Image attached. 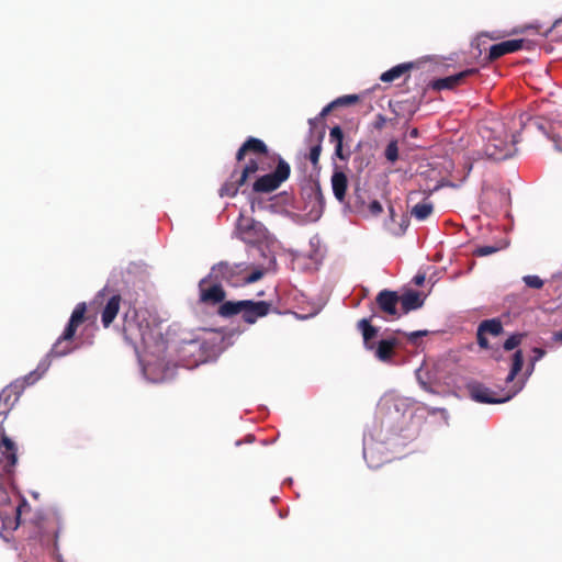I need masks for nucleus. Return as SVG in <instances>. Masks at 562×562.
<instances>
[{"label":"nucleus","mask_w":562,"mask_h":562,"mask_svg":"<svg viewBox=\"0 0 562 562\" xmlns=\"http://www.w3.org/2000/svg\"><path fill=\"white\" fill-rule=\"evenodd\" d=\"M477 344L481 348H487L488 347V340L487 338L485 337V334L483 331H481L479 328H477Z\"/></svg>","instance_id":"37998d69"},{"label":"nucleus","mask_w":562,"mask_h":562,"mask_svg":"<svg viewBox=\"0 0 562 562\" xmlns=\"http://www.w3.org/2000/svg\"><path fill=\"white\" fill-rule=\"evenodd\" d=\"M241 186L243 184L238 183V179H236L235 181L229 180L225 184H223V187L221 188L220 195L221 196H234L237 194V192Z\"/></svg>","instance_id":"cd10ccee"},{"label":"nucleus","mask_w":562,"mask_h":562,"mask_svg":"<svg viewBox=\"0 0 562 562\" xmlns=\"http://www.w3.org/2000/svg\"><path fill=\"white\" fill-rule=\"evenodd\" d=\"M396 346L395 339H382L376 345L374 344V356L383 362L390 361L393 356V350Z\"/></svg>","instance_id":"6ab92c4d"},{"label":"nucleus","mask_w":562,"mask_h":562,"mask_svg":"<svg viewBox=\"0 0 562 562\" xmlns=\"http://www.w3.org/2000/svg\"><path fill=\"white\" fill-rule=\"evenodd\" d=\"M248 266L245 262L228 263L226 261L218 262L211 268L209 278H214L215 281L226 282L232 286L241 284L244 272Z\"/></svg>","instance_id":"1a4fd4ad"},{"label":"nucleus","mask_w":562,"mask_h":562,"mask_svg":"<svg viewBox=\"0 0 562 562\" xmlns=\"http://www.w3.org/2000/svg\"><path fill=\"white\" fill-rule=\"evenodd\" d=\"M420 369L417 370L416 372V375H417V380H418V383L419 385L427 392H430L432 393V389L428 385V383L426 381H424V379L422 378V373H420Z\"/></svg>","instance_id":"a18cd8bd"},{"label":"nucleus","mask_w":562,"mask_h":562,"mask_svg":"<svg viewBox=\"0 0 562 562\" xmlns=\"http://www.w3.org/2000/svg\"><path fill=\"white\" fill-rule=\"evenodd\" d=\"M0 536L8 541L5 532L15 530L20 522L21 507L26 505L23 499L21 504L11 505V497L5 487L10 482L11 474L16 464V448L14 442L7 436L0 442Z\"/></svg>","instance_id":"f03ea898"},{"label":"nucleus","mask_w":562,"mask_h":562,"mask_svg":"<svg viewBox=\"0 0 562 562\" xmlns=\"http://www.w3.org/2000/svg\"><path fill=\"white\" fill-rule=\"evenodd\" d=\"M358 328L362 333L364 347L368 350H373L375 344L373 339L378 334V329L370 324V321L368 318H362L361 321H359Z\"/></svg>","instance_id":"4be33fe9"},{"label":"nucleus","mask_w":562,"mask_h":562,"mask_svg":"<svg viewBox=\"0 0 562 562\" xmlns=\"http://www.w3.org/2000/svg\"><path fill=\"white\" fill-rule=\"evenodd\" d=\"M200 301L206 304L222 303L225 299V291L222 283L209 278V274L199 282Z\"/></svg>","instance_id":"f8f14e48"},{"label":"nucleus","mask_w":562,"mask_h":562,"mask_svg":"<svg viewBox=\"0 0 562 562\" xmlns=\"http://www.w3.org/2000/svg\"><path fill=\"white\" fill-rule=\"evenodd\" d=\"M18 397L19 394L11 386L3 389L0 393V434L2 437L5 436L2 425Z\"/></svg>","instance_id":"2eb2a0df"},{"label":"nucleus","mask_w":562,"mask_h":562,"mask_svg":"<svg viewBox=\"0 0 562 562\" xmlns=\"http://www.w3.org/2000/svg\"><path fill=\"white\" fill-rule=\"evenodd\" d=\"M412 68H413L412 63L398 64V65L392 67L391 69L384 71L380 76V80L382 82H392V81L401 78L404 74L408 72Z\"/></svg>","instance_id":"5701e85b"},{"label":"nucleus","mask_w":562,"mask_h":562,"mask_svg":"<svg viewBox=\"0 0 562 562\" xmlns=\"http://www.w3.org/2000/svg\"><path fill=\"white\" fill-rule=\"evenodd\" d=\"M382 405L386 406L390 411L394 409V412L398 416H404L409 409L414 408L416 405L418 406L416 409L423 407L428 412V414L440 413L445 419L448 418V413L445 408H434L429 407L423 403L417 402L413 397L402 396L397 394H387L382 398Z\"/></svg>","instance_id":"6e6552de"},{"label":"nucleus","mask_w":562,"mask_h":562,"mask_svg":"<svg viewBox=\"0 0 562 562\" xmlns=\"http://www.w3.org/2000/svg\"><path fill=\"white\" fill-rule=\"evenodd\" d=\"M335 155L342 160L348 159L349 157V154L344 155L342 144H335Z\"/></svg>","instance_id":"de8ad7c7"},{"label":"nucleus","mask_w":562,"mask_h":562,"mask_svg":"<svg viewBox=\"0 0 562 562\" xmlns=\"http://www.w3.org/2000/svg\"><path fill=\"white\" fill-rule=\"evenodd\" d=\"M528 32L539 34L541 33V25L538 23H530L522 26H516L512 30V32L508 35H520Z\"/></svg>","instance_id":"c85d7f7f"},{"label":"nucleus","mask_w":562,"mask_h":562,"mask_svg":"<svg viewBox=\"0 0 562 562\" xmlns=\"http://www.w3.org/2000/svg\"><path fill=\"white\" fill-rule=\"evenodd\" d=\"M258 170V165L255 160H249V162L244 168L241 175L238 177V183L244 184L246 179L254 175Z\"/></svg>","instance_id":"7c9ffc66"},{"label":"nucleus","mask_w":562,"mask_h":562,"mask_svg":"<svg viewBox=\"0 0 562 562\" xmlns=\"http://www.w3.org/2000/svg\"><path fill=\"white\" fill-rule=\"evenodd\" d=\"M386 124V117L383 114H378L373 123L375 130H382Z\"/></svg>","instance_id":"79ce46f5"},{"label":"nucleus","mask_w":562,"mask_h":562,"mask_svg":"<svg viewBox=\"0 0 562 562\" xmlns=\"http://www.w3.org/2000/svg\"><path fill=\"white\" fill-rule=\"evenodd\" d=\"M400 302L402 304L404 313H408L411 311L422 307L424 304V299L422 294L417 291H407L406 293L400 296Z\"/></svg>","instance_id":"a211bd4d"},{"label":"nucleus","mask_w":562,"mask_h":562,"mask_svg":"<svg viewBox=\"0 0 562 562\" xmlns=\"http://www.w3.org/2000/svg\"><path fill=\"white\" fill-rule=\"evenodd\" d=\"M384 155L390 162H395L398 159L397 140H391L387 144Z\"/></svg>","instance_id":"c756f323"},{"label":"nucleus","mask_w":562,"mask_h":562,"mask_svg":"<svg viewBox=\"0 0 562 562\" xmlns=\"http://www.w3.org/2000/svg\"><path fill=\"white\" fill-rule=\"evenodd\" d=\"M395 221V210L392 205L389 206V220L385 222L386 226H390V223Z\"/></svg>","instance_id":"09e8293b"},{"label":"nucleus","mask_w":562,"mask_h":562,"mask_svg":"<svg viewBox=\"0 0 562 562\" xmlns=\"http://www.w3.org/2000/svg\"><path fill=\"white\" fill-rule=\"evenodd\" d=\"M120 295H113L106 303L105 307L102 311L101 321L104 327H109L110 324L116 317L120 310Z\"/></svg>","instance_id":"aec40b11"},{"label":"nucleus","mask_w":562,"mask_h":562,"mask_svg":"<svg viewBox=\"0 0 562 562\" xmlns=\"http://www.w3.org/2000/svg\"><path fill=\"white\" fill-rule=\"evenodd\" d=\"M535 126L541 131L544 135L550 138L553 144L554 148L559 151H562V123L561 122H552L549 125V128L546 127V125L540 122L536 121Z\"/></svg>","instance_id":"dca6fc26"},{"label":"nucleus","mask_w":562,"mask_h":562,"mask_svg":"<svg viewBox=\"0 0 562 562\" xmlns=\"http://www.w3.org/2000/svg\"><path fill=\"white\" fill-rule=\"evenodd\" d=\"M321 150H322V147H321L319 143L314 145L311 148V150H310V160H311L313 166L317 165L319 156H321Z\"/></svg>","instance_id":"58836bf2"},{"label":"nucleus","mask_w":562,"mask_h":562,"mask_svg":"<svg viewBox=\"0 0 562 562\" xmlns=\"http://www.w3.org/2000/svg\"><path fill=\"white\" fill-rule=\"evenodd\" d=\"M536 42L529 37H518L509 41L492 45L488 55L485 57L486 63L493 61L506 54H510L520 49L531 50L536 47Z\"/></svg>","instance_id":"9b49d317"},{"label":"nucleus","mask_w":562,"mask_h":562,"mask_svg":"<svg viewBox=\"0 0 562 562\" xmlns=\"http://www.w3.org/2000/svg\"><path fill=\"white\" fill-rule=\"evenodd\" d=\"M524 363L522 352L521 350H516L513 355L512 367L509 373L507 374L505 382L507 384L513 383L516 375L520 372Z\"/></svg>","instance_id":"a878e982"},{"label":"nucleus","mask_w":562,"mask_h":562,"mask_svg":"<svg viewBox=\"0 0 562 562\" xmlns=\"http://www.w3.org/2000/svg\"><path fill=\"white\" fill-rule=\"evenodd\" d=\"M379 447H375L373 443H370L364 439L363 442V458L366 459L368 465L372 469H376L383 462L381 456H376Z\"/></svg>","instance_id":"b1692460"},{"label":"nucleus","mask_w":562,"mask_h":562,"mask_svg":"<svg viewBox=\"0 0 562 562\" xmlns=\"http://www.w3.org/2000/svg\"><path fill=\"white\" fill-rule=\"evenodd\" d=\"M409 225V218L407 215H403L397 227L389 226L390 232L395 236H402L405 234Z\"/></svg>","instance_id":"473e14b6"},{"label":"nucleus","mask_w":562,"mask_h":562,"mask_svg":"<svg viewBox=\"0 0 562 562\" xmlns=\"http://www.w3.org/2000/svg\"><path fill=\"white\" fill-rule=\"evenodd\" d=\"M321 213H322V205H321V203H319V204H318V209H317V210L315 211V213H314V218H315V220H316V218H318V217H319V215H321Z\"/></svg>","instance_id":"5fc2aeb1"},{"label":"nucleus","mask_w":562,"mask_h":562,"mask_svg":"<svg viewBox=\"0 0 562 562\" xmlns=\"http://www.w3.org/2000/svg\"><path fill=\"white\" fill-rule=\"evenodd\" d=\"M533 357L531 358L532 367L544 356V350L541 348H533Z\"/></svg>","instance_id":"c03bdc74"},{"label":"nucleus","mask_w":562,"mask_h":562,"mask_svg":"<svg viewBox=\"0 0 562 562\" xmlns=\"http://www.w3.org/2000/svg\"><path fill=\"white\" fill-rule=\"evenodd\" d=\"M135 327L138 330L143 353L137 349V356L142 366L144 376L154 383H160L172 379L173 369L165 367L161 356L166 351L167 345L162 333L158 326L151 327L147 322L139 321L137 324H127L125 331L128 333Z\"/></svg>","instance_id":"f257e3e1"},{"label":"nucleus","mask_w":562,"mask_h":562,"mask_svg":"<svg viewBox=\"0 0 562 562\" xmlns=\"http://www.w3.org/2000/svg\"><path fill=\"white\" fill-rule=\"evenodd\" d=\"M331 189L335 198L341 203L345 201L348 179L345 172L335 171L331 176Z\"/></svg>","instance_id":"f3484780"},{"label":"nucleus","mask_w":562,"mask_h":562,"mask_svg":"<svg viewBox=\"0 0 562 562\" xmlns=\"http://www.w3.org/2000/svg\"><path fill=\"white\" fill-rule=\"evenodd\" d=\"M428 334L427 330H416L406 334L408 341L416 342L419 337H424Z\"/></svg>","instance_id":"a19ab883"},{"label":"nucleus","mask_w":562,"mask_h":562,"mask_svg":"<svg viewBox=\"0 0 562 562\" xmlns=\"http://www.w3.org/2000/svg\"><path fill=\"white\" fill-rule=\"evenodd\" d=\"M86 313V303H79L76 305L75 310L71 313L70 319L63 333V335L57 339V341L52 347L48 355L42 359L36 368L35 371L31 372L25 380L29 384L34 383L36 380L41 378L42 374H44L49 366H50V357H61L66 356L71 351V348L69 347V344L67 342L64 346V341L70 340L78 328V326L82 323L83 317Z\"/></svg>","instance_id":"7ed1b4c3"},{"label":"nucleus","mask_w":562,"mask_h":562,"mask_svg":"<svg viewBox=\"0 0 562 562\" xmlns=\"http://www.w3.org/2000/svg\"><path fill=\"white\" fill-rule=\"evenodd\" d=\"M479 35L485 36V35H490V34H488V33H486V32H482V33H480Z\"/></svg>","instance_id":"bf43d9fd"},{"label":"nucleus","mask_w":562,"mask_h":562,"mask_svg":"<svg viewBox=\"0 0 562 562\" xmlns=\"http://www.w3.org/2000/svg\"><path fill=\"white\" fill-rule=\"evenodd\" d=\"M263 277V271L261 269H256L248 276L243 274L241 284H250Z\"/></svg>","instance_id":"c9c22d12"},{"label":"nucleus","mask_w":562,"mask_h":562,"mask_svg":"<svg viewBox=\"0 0 562 562\" xmlns=\"http://www.w3.org/2000/svg\"><path fill=\"white\" fill-rule=\"evenodd\" d=\"M477 72L476 68H467L458 74L445 77V78H438L430 82V87L434 90L441 91V90H451L456 88L457 86L461 85L464 78L472 76Z\"/></svg>","instance_id":"ddd939ff"},{"label":"nucleus","mask_w":562,"mask_h":562,"mask_svg":"<svg viewBox=\"0 0 562 562\" xmlns=\"http://www.w3.org/2000/svg\"><path fill=\"white\" fill-rule=\"evenodd\" d=\"M310 244L312 247H314L319 244V239L317 237H313L311 238Z\"/></svg>","instance_id":"6e6d98bb"},{"label":"nucleus","mask_w":562,"mask_h":562,"mask_svg":"<svg viewBox=\"0 0 562 562\" xmlns=\"http://www.w3.org/2000/svg\"><path fill=\"white\" fill-rule=\"evenodd\" d=\"M236 236L246 244H260L268 239V231L265 225L251 217L240 214L236 223Z\"/></svg>","instance_id":"423d86ee"},{"label":"nucleus","mask_w":562,"mask_h":562,"mask_svg":"<svg viewBox=\"0 0 562 562\" xmlns=\"http://www.w3.org/2000/svg\"><path fill=\"white\" fill-rule=\"evenodd\" d=\"M359 97L357 94H347L339 97L335 100L337 106L350 105L358 102Z\"/></svg>","instance_id":"f704fd0d"},{"label":"nucleus","mask_w":562,"mask_h":562,"mask_svg":"<svg viewBox=\"0 0 562 562\" xmlns=\"http://www.w3.org/2000/svg\"><path fill=\"white\" fill-rule=\"evenodd\" d=\"M290 176V166L280 159L276 170L272 173L265 175L257 179L254 183L255 192H271L280 187Z\"/></svg>","instance_id":"9d476101"},{"label":"nucleus","mask_w":562,"mask_h":562,"mask_svg":"<svg viewBox=\"0 0 562 562\" xmlns=\"http://www.w3.org/2000/svg\"><path fill=\"white\" fill-rule=\"evenodd\" d=\"M270 304L266 301H225L218 308L222 317H232L240 314L248 324H255L259 318L265 317L270 311Z\"/></svg>","instance_id":"20e7f679"},{"label":"nucleus","mask_w":562,"mask_h":562,"mask_svg":"<svg viewBox=\"0 0 562 562\" xmlns=\"http://www.w3.org/2000/svg\"><path fill=\"white\" fill-rule=\"evenodd\" d=\"M316 120H317V119H310V120H308L310 125L312 126V125L315 123V121H316Z\"/></svg>","instance_id":"13d9d810"},{"label":"nucleus","mask_w":562,"mask_h":562,"mask_svg":"<svg viewBox=\"0 0 562 562\" xmlns=\"http://www.w3.org/2000/svg\"><path fill=\"white\" fill-rule=\"evenodd\" d=\"M425 282V276L424 274H417L414 277V283L416 285H422Z\"/></svg>","instance_id":"603ef678"},{"label":"nucleus","mask_w":562,"mask_h":562,"mask_svg":"<svg viewBox=\"0 0 562 562\" xmlns=\"http://www.w3.org/2000/svg\"><path fill=\"white\" fill-rule=\"evenodd\" d=\"M525 386V382L513 383L504 396H498L495 391L484 386L483 384L475 383L470 385V396L473 401L486 404H499L512 400Z\"/></svg>","instance_id":"0eeeda50"},{"label":"nucleus","mask_w":562,"mask_h":562,"mask_svg":"<svg viewBox=\"0 0 562 562\" xmlns=\"http://www.w3.org/2000/svg\"><path fill=\"white\" fill-rule=\"evenodd\" d=\"M522 338H524V334H519V333L513 334L505 340V342L503 345L504 349L508 350V351L514 350L515 348H517L520 345Z\"/></svg>","instance_id":"2f4dec72"},{"label":"nucleus","mask_w":562,"mask_h":562,"mask_svg":"<svg viewBox=\"0 0 562 562\" xmlns=\"http://www.w3.org/2000/svg\"><path fill=\"white\" fill-rule=\"evenodd\" d=\"M48 541H49V539H48V538H45V537H42V538H41V542H42L43 544H47V543H48Z\"/></svg>","instance_id":"4d7b16f0"},{"label":"nucleus","mask_w":562,"mask_h":562,"mask_svg":"<svg viewBox=\"0 0 562 562\" xmlns=\"http://www.w3.org/2000/svg\"><path fill=\"white\" fill-rule=\"evenodd\" d=\"M53 555L58 562H64L61 555L58 553L57 541H54Z\"/></svg>","instance_id":"8fccbe9b"},{"label":"nucleus","mask_w":562,"mask_h":562,"mask_svg":"<svg viewBox=\"0 0 562 562\" xmlns=\"http://www.w3.org/2000/svg\"><path fill=\"white\" fill-rule=\"evenodd\" d=\"M336 103H335V100L331 101L330 103H328L326 106L323 108V110L321 111L319 113V119H323L325 117L326 115H328L330 113V111L336 108Z\"/></svg>","instance_id":"49530a36"},{"label":"nucleus","mask_w":562,"mask_h":562,"mask_svg":"<svg viewBox=\"0 0 562 562\" xmlns=\"http://www.w3.org/2000/svg\"><path fill=\"white\" fill-rule=\"evenodd\" d=\"M329 139L334 144H342L344 133L340 126H334L329 132Z\"/></svg>","instance_id":"e433bc0d"},{"label":"nucleus","mask_w":562,"mask_h":562,"mask_svg":"<svg viewBox=\"0 0 562 562\" xmlns=\"http://www.w3.org/2000/svg\"><path fill=\"white\" fill-rule=\"evenodd\" d=\"M497 251L496 247L493 246H480L474 250V255L477 257L490 256Z\"/></svg>","instance_id":"4c0bfd02"},{"label":"nucleus","mask_w":562,"mask_h":562,"mask_svg":"<svg viewBox=\"0 0 562 562\" xmlns=\"http://www.w3.org/2000/svg\"><path fill=\"white\" fill-rule=\"evenodd\" d=\"M434 211V205L430 201L424 200L420 203L414 205L411 210L412 216H414L417 221H425L427 217L431 215Z\"/></svg>","instance_id":"393cba45"},{"label":"nucleus","mask_w":562,"mask_h":562,"mask_svg":"<svg viewBox=\"0 0 562 562\" xmlns=\"http://www.w3.org/2000/svg\"><path fill=\"white\" fill-rule=\"evenodd\" d=\"M247 151L255 154H266L267 146L262 140L255 137H249L238 149L236 155L237 160H241Z\"/></svg>","instance_id":"412c9836"},{"label":"nucleus","mask_w":562,"mask_h":562,"mask_svg":"<svg viewBox=\"0 0 562 562\" xmlns=\"http://www.w3.org/2000/svg\"><path fill=\"white\" fill-rule=\"evenodd\" d=\"M400 302V296L395 291L382 290L376 296V304L379 308L385 314L398 317L396 305Z\"/></svg>","instance_id":"4468645a"},{"label":"nucleus","mask_w":562,"mask_h":562,"mask_svg":"<svg viewBox=\"0 0 562 562\" xmlns=\"http://www.w3.org/2000/svg\"><path fill=\"white\" fill-rule=\"evenodd\" d=\"M522 281L528 288L541 289L544 284L543 280L536 274H528L522 278Z\"/></svg>","instance_id":"72a5a7b5"},{"label":"nucleus","mask_w":562,"mask_h":562,"mask_svg":"<svg viewBox=\"0 0 562 562\" xmlns=\"http://www.w3.org/2000/svg\"><path fill=\"white\" fill-rule=\"evenodd\" d=\"M509 135L507 131L501 130L497 134L493 135L488 138V142L485 146L486 155L494 160H504L512 157L516 151V136L513 134Z\"/></svg>","instance_id":"39448f33"},{"label":"nucleus","mask_w":562,"mask_h":562,"mask_svg":"<svg viewBox=\"0 0 562 562\" xmlns=\"http://www.w3.org/2000/svg\"><path fill=\"white\" fill-rule=\"evenodd\" d=\"M369 211L373 216H379L383 212V206L379 201L373 200L369 204Z\"/></svg>","instance_id":"ea45409f"},{"label":"nucleus","mask_w":562,"mask_h":562,"mask_svg":"<svg viewBox=\"0 0 562 562\" xmlns=\"http://www.w3.org/2000/svg\"><path fill=\"white\" fill-rule=\"evenodd\" d=\"M533 369H535V367H532V362L530 361V366H529V368L526 371V378L521 379V380H518L517 382H525L526 383L528 376L531 375V373L533 372Z\"/></svg>","instance_id":"864d4df0"},{"label":"nucleus","mask_w":562,"mask_h":562,"mask_svg":"<svg viewBox=\"0 0 562 562\" xmlns=\"http://www.w3.org/2000/svg\"><path fill=\"white\" fill-rule=\"evenodd\" d=\"M561 25H562V16L560 19L555 20L554 23L552 24V27H550L549 30L543 32L542 35H548L552 31V29L559 27Z\"/></svg>","instance_id":"3c124183"},{"label":"nucleus","mask_w":562,"mask_h":562,"mask_svg":"<svg viewBox=\"0 0 562 562\" xmlns=\"http://www.w3.org/2000/svg\"><path fill=\"white\" fill-rule=\"evenodd\" d=\"M479 329L484 334H491L493 336H498L503 331V326L501 321L496 318L483 321L479 325Z\"/></svg>","instance_id":"bb28decb"}]
</instances>
